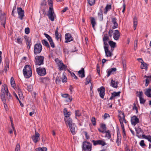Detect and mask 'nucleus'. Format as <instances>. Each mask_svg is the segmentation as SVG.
<instances>
[{"instance_id": "obj_1", "label": "nucleus", "mask_w": 151, "mask_h": 151, "mask_svg": "<svg viewBox=\"0 0 151 151\" xmlns=\"http://www.w3.org/2000/svg\"><path fill=\"white\" fill-rule=\"evenodd\" d=\"M1 96L3 102H5V99H6L7 101H9V99L12 97L11 94L8 91L7 86L5 85L1 90Z\"/></svg>"}, {"instance_id": "obj_2", "label": "nucleus", "mask_w": 151, "mask_h": 151, "mask_svg": "<svg viewBox=\"0 0 151 151\" xmlns=\"http://www.w3.org/2000/svg\"><path fill=\"white\" fill-rule=\"evenodd\" d=\"M23 72L25 78H29L32 75V71L30 66L29 65H26L23 69Z\"/></svg>"}, {"instance_id": "obj_3", "label": "nucleus", "mask_w": 151, "mask_h": 151, "mask_svg": "<svg viewBox=\"0 0 151 151\" xmlns=\"http://www.w3.org/2000/svg\"><path fill=\"white\" fill-rule=\"evenodd\" d=\"M83 148L84 151H91V150L92 145L88 142H84Z\"/></svg>"}, {"instance_id": "obj_4", "label": "nucleus", "mask_w": 151, "mask_h": 151, "mask_svg": "<svg viewBox=\"0 0 151 151\" xmlns=\"http://www.w3.org/2000/svg\"><path fill=\"white\" fill-rule=\"evenodd\" d=\"M67 81V78L66 76L64 74L61 76L60 75H58L56 78V82L57 83L59 84L60 83L61 81L64 83L66 82Z\"/></svg>"}, {"instance_id": "obj_5", "label": "nucleus", "mask_w": 151, "mask_h": 151, "mask_svg": "<svg viewBox=\"0 0 151 151\" xmlns=\"http://www.w3.org/2000/svg\"><path fill=\"white\" fill-rule=\"evenodd\" d=\"M92 142L94 146L101 145L102 146H104L106 145V143L105 140L104 139H99L97 140H93Z\"/></svg>"}, {"instance_id": "obj_6", "label": "nucleus", "mask_w": 151, "mask_h": 151, "mask_svg": "<svg viewBox=\"0 0 151 151\" xmlns=\"http://www.w3.org/2000/svg\"><path fill=\"white\" fill-rule=\"evenodd\" d=\"M35 64L39 65H42L43 64L44 57L41 56H36L35 58Z\"/></svg>"}, {"instance_id": "obj_7", "label": "nucleus", "mask_w": 151, "mask_h": 151, "mask_svg": "<svg viewBox=\"0 0 151 151\" xmlns=\"http://www.w3.org/2000/svg\"><path fill=\"white\" fill-rule=\"evenodd\" d=\"M42 50V46L40 43L36 44L34 47V53L35 55L40 53Z\"/></svg>"}, {"instance_id": "obj_8", "label": "nucleus", "mask_w": 151, "mask_h": 151, "mask_svg": "<svg viewBox=\"0 0 151 151\" xmlns=\"http://www.w3.org/2000/svg\"><path fill=\"white\" fill-rule=\"evenodd\" d=\"M47 16L49 19L52 21L54 20V18L56 17V16L54 12L53 9H51L50 8H49Z\"/></svg>"}, {"instance_id": "obj_9", "label": "nucleus", "mask_w": 151, "mask_h": 151, "mask_svg": "<svg viewBox=\"0 0 151 151\" xmlns=\"http://www.w3.org/2000/svg\"><path fill=\"white\" fill-rule=\"evenodd\" d=\"M55 61L57 63L60 70H65L66 66L64 64L62 61H59L58 58L55 59Z\"/></svg>"}, {"instance_id": "obj_10", "label": "nucleus", "mask_w": 151, "mask_h": 151, "mask_svg": "<svg viewBox=\"0 0 151 151\" xmlns=\"http://www.w3.org/2000/svg\"><path fill=\"white\" fill-rule=\"evenodd\" d=\"M36 71L38 74L40 76H43L46 74V70L45 68H42L39 67L37 68Z\"/></svg>"}, {"instance_id": "obj_11", "label": "nucleus", "mask_w": 151, "mask_h": 151, "mask_svg": "<svg viewBox=\"0 0 151 151\" xmlns=\"http://www.w3.org/2000/svg\"><path fill=\"white\" fill-rule=\"evenodd\" d=\"M17 11L19 15V18L22 20L24 16V11L22 10L21 8L18 7L17 8Z\"/></svg>"}, {"instance_id": "obj_12", "label": "nucleus", "mask_w": 151, "mask_h": 151, "mask_svg": "<svg viewBox=\"0 0 151 151\" xmlns=\"http://www.w3.org/2000/svg\"><path fill=\"white\" fill-rule=\"evenodd\" d=\"M135 130L137 133V136L139 138H141L142 137H143V135H145L143 134L144 132L142 129L140 128H135Z\"/></svg>"}, {"instance_id": "obj_13", "label": "nucleus", "mask_w": 151, "mask_h": 151, "mask_svg": "<svg viewBox=\"0 0 151 151\" xmlns=\"http://www.w3.org/2000/svg\"><path fill=\"white\" fill-rule=\"evenodd\" d=\"M131 121L132 124L135 126L139 122V119L136 116H134L131 118Z\"/></svg>"}, {"instance_id": "obj_14", "label": "nucleus", "mask_w": 151, "mask_h": 151, "mask_svg": "<svg viewBox=\"0 0 151 151\" xmlns=\"http://www.w3.org/2000/svg\"><path fill=\"white\" fill-rule=\"evenodd\" d=\"M98 91L99 92V95L100 97L102 99H104L105 91L104 87L103 86L99 88L98 89Z\"/></svg>"}, {"instance_id": "obj_15", "label": "nucleus", "mask_w": 151, "mask_h": 151, "mask_svg": "<svg viewBox=\"0 0 151 151\" xmlns=\"http://www.w3.org/2000/svg\"><path fill=\"white\" fill-rule=\"evenodd\" d=\"M65 42L66 43L70 42L73 40V38L70 33H66L65 35Z\"/></svg>"}, {"instance_id": "obj_16", "label": "nucleus", "mask_w": 151, "mask_h": 151, "mask_svg": "<svg viewBox=\"0 0 151 151\" xmlns=\"http://www.w3.org/2000/svg\"><path fill=\"white\" fill-rule=\"evenodd\" d=\"M120 36V34L119 31L118 30H114L113 33V37L115 40H118Z\"/></svg>"}, {"instance_id": "obj_17", "label": "nucleus", "mask_w": 151, "mask_h": 151, "mask_svg": "<svg viewBox=\"0 0 151 151\" xmlns=\"http://www.w3.org/2000/svg\"><path fill=\"white\" fill-rule=\"evenodd\" d=\"M69 127L71 133L73 135L75 134L76 133V127L75 124H73L70 126Z\"/></svg>"}, {"instance_id": "obj_18", "label": "nucleus", "mask_w": 151, "mask_h": 151, "mask_svg": "<svg viewBox=\"0 0 151 151\" xmlns=\"http://www.w3.org/2000/svg\"><path fill=\"white\" fill-rule=\"evenodd\" d=\"M40 134L39 133L35 132V135L33 136L32 137V139L33 141L35 143H36L39 140Z\"/></svg>"}, {"instance_id": "obj_19", "label": "nucleus", "mask_w": 151, "mask_h": 151, "mask_svg": "<svg viewBox=\"0 0 151 151\" xmlns=\"http://www.w3.org/2000/svg\"><path fill=\"white\" fill-rule=\"evenodd\" d=\"M104 48L105 50V52L106 55L107 57H111L113 55L112 53L110 52L108 46H104Z\"/></svg>"}, {"instance_id": "obj_20", "label": "nucleus", "mask_w": 151, "mask_h": 151, "mask_svg": "<svg viewBox=\"0 0 151 151\" xmlns=\"http://www.w3.org/2000/svg\"><path fill=\"white\" fill-rule=\"evenodd\" d=\"M14 88L17 91L18 94L20 99H22L23 98V94L21 90L18 86Z\"/></svg>"}, {"instance_id": "obj_21", "label": "nucleus", "mask_w": 151, "mask_h": 151, "mask_svg": "<svg viewBox=\"0 0 151 151\" xmlns=\"http://www.w3.org/2000/svg\"><path fill=\"white\" fill-rule=\"evenodd\" d=\"M117 20L116 18H113L112 19V22L114 24L112 27L113 29H115L118 27V24L117 23Z\"/></svg>"}, {"instance_id": "obj_22", "label": "nucleus", "mask_w": 151, "mask_h": 151, "mask_svg": "<svg viewBox=\"0 0 151 151\" xmlns=\"http://www.w3.org/2000/svg\"><path fill=\"white\" fill-rule=\"evenodd\" d=\"M64 120L66 124H68L69 126L73 124V123H72V119L70 117L68 118H65Z\"/></svg>"}, {"instance_id": "obj_23", "label": "nucleus", "mask_w": 151, "mask_h": 151, "mask_svg": "<svg viewBox=\"0 0 151 151\" xmlns=\"http://www.w3.org/2000/svg\"><path fill=\"white\" fill-rule=\"evenodd\" d=\"M108 43L111 48V51L112 52L114 50V48L116 47V43L111 40L109 41Z\"/></svg>"}, {"instance_id": "obj_24", "label": "nucleus", "mask_w": 151, "mask_h": 151, "mask_svg": "<svg viewBox=\"0 0 151 151\" xmlns=\"http://www.w3.org/2000/svg\"><path fill=\"white\" fill-rule=\"evenodd\" d=\"M121 136L119 133H117V138L116 142L118 146H119L121 143Z\"/></svg>"}, {"instance_id": "obj_25", "label": "nucleus", "mask_w": 151, "mask_h": 151, "mask_svg": "<svg viewBox=\"0 0 151 151\" xmlns=\"http://www.w3.org/2000/svg\"><path fill=\"white\" fill-rule=\"evenodd\" d=\"M144 78H146V79L145 80V86H147L149 85L150 81H151V76H149L145 75L144 76Z\"/></svg>"}, {"instance_id": "obj_26", "label": "nucleus", "mask_w": 151, "mask_h": 151, "mask_svg": "<svg viewBox=\"0 0 151 151\" xmlns=\"http://www.w3.org/2000/svg\"><path fill=\"white\" fill-rule=\"evenodd\" d=\"M118 82H116L113 79L111 80L110 83V86L114 88H116L118 87Z\"/></svg>"}, {"instance_id": "obj_27", "label": "nucleus", "mask_w": 151, "mask_h": 151, "mask_svg": "<svg viewBox=\"0 0 151 151\" xmlns=\"http://www.w3.org/2000/svg\"><path fill=\"white\" fill-rule=\"evenodd\" d=\"M116 70V68H113L108 70L107 71V77H109L111 74L114 73Z\"/></svg>"}, {"instance_id": "obj_28", "label": "nucleus", "mask_w": 151, "mask_h": 151, "mask_svg": "<svg viewBox=\"0 0 151 151\" xmlns=\"http://www.w3.org/2000/svg\"><path fill=\"white\" fill-rule=\"evenodd\" d=\"M63 113L65 116V118H68L69 117V116L71 114V112L70 111H67V109L65 108L64 109Z\"/></svg>"}, {"instance_id": "obj_29", "label": "nucleus", "mask_w": 151, "mask_h": 151, "mask_svg": "<svg viewBox=\"0 0 151 151\" xmlns=\"http://www.w3.org/2000/svg\"><path fill=\"white\" fill-rule=\"evenodd\" d=\"M78 74L79 77L81 78H83L85 77L84 69L82 68L81 70L78 72Z\"/></svg>"}, {"instance_id": "obj_30", "label": "nucleus", "mask_w": 151, "mask_h": 151, "mask_svg": "<svg viewBox=\"0 0 151 151\" xmlns=\"http://www.w3.org/2000/svg\"><path fill=\"white\" fill-rule=\"evenodd\" d=\"M145 94L148 97L151 98V88H147L145 92Z\"/></svg>"}, {"instance_id": "obj_31", "label": "nucleus", "mask_w": 151, "mask_h": 151, "mask_svg": "<svg viewBox=\"0 0 151 151\" xmlns=\"http://www.w3.org/2000/svg\"><path fill=\"white\" fill-rule=\"evenodd\" d=\"M91 22L92 25V27L94 29L95 26L96 24V21L95 19L93 17H91Z\"/></svg>"}, {"instance_id": "obj_32", "label": "nucleus", "mask_w": 151, "mask_h": 151, "mask_svg": "<svg viewBox=\"0 0 151 151\" xmlns=\"http://www.w3.org/2000/svg\"><path fill=\"white\" fill-rule=\"evenodd\" d=\"M134 28L135 30L136 28L137 24V19L136 17H134L133 18Z\"/></svg>"}, {"instance_id": "obj_33", "label": "nucleus", "mask_w": 151, "mask_h": 151, "mask_svg": "<svg viewBox=\"0 0 151 151\" xmlns=\"http://www.w3.org/2000/svg\"><path fill=\"white\" fill-rule=\"evenodd\" d=\"M105 133H106L105 137H107L108 139H110L111 138V134L110 131L108 130L106 131Z\"/></svg>"}, {"instance_id": "obj_34", "label": "nucleus", "mask_w": 151, "mask_h": 151, "mask_svg": "<svg viewBox=\"0 0 151 151\" xmlns=\"http://www.w3.org/2000/svg\"><path fill=\"white\" fill-rule=\"evenodd\" d=\"M55 35L56 39L58 40L59 39L60 40V41H61V35H59L58 32H57V31L55 32Z\"/></svg>"}, {"instance_id": "obj_35", "label": "nucleus", "mask_w": 151, "mask_h": 151, "mask_svg": "<svg viewBox=\"0 0 151 151\" xmlns=\"http://www.w3.org/2000/svg\"><path fill=\"white\" fill-rule=\"evenodd\" d=\"M111 5L107 4L105 8V11L104 12V13L106 14L107 12L111 9Z\"/></svg>"}, {"instance_id": "obj_36", "label": "nucleus", "mask_w": 151, "mask_h": 151, "mask_svg": "<svg viewBox=\"0 0 151 151\" xmlns=\"http://www.w3.org/2000/svg\"><path fill=\"white\" fill-rule=\"evenodd\" d=\"M26 44L28 48L29 49L30 48V46L31 45V41L30 39L29 38L26 39Z\"/></svg>"}, {"instance_id": "obj_37", "label": "nucleus", "mask_w": 151, "mask_h": 151, "mask_svg": "<svg viewBox=\"0 0 151 151\" xmlns=\"http://www.w3.org/2000/svg\"><path fill=\"white\" fill-rule=\"evenodd\" d=\"M23 39L19 37H17L15 40V41L16 42L18 43L19 44H22V41L23 40Z\"/></svg>"}, {"instance_id": "obj_38", "label": "nucleus", "mask_w": 151, "mask_h": 151, "mask_svg": "<svg viewBox=\"0 0 151 151\" xmlns=\"http://www.w3.org/2000/svg\"><path fill=\"white\" fill-rule=\"evenodd\" d=\"M140 68L142 69H147V64L144 62H143V63H141Z\"/></svg>"}, {"instance_id": "obj_39", "label": "nucleus", "mask_w": 151, "mask_h": 151, "mask_svg": "<svg viewBox=\"0 0 151 151\" xmlns=\"http://www.w3.org/2000/svg\"><path fill=\"white\" fill-rule=\"evenodd\" d=\"M75 118H76L77 116L79 117L81 115V113L80 111L79 110H77L75 111Z\"/></svg>"}, {"instance_id": "obj_40", "label": "nucleus", "mask_w": 151, "mask_h": 151, "mask_svg": "<svg viewBox=\"0 0 151 151\" xmlns=\"http://www.w3.org/2000/svg\"><path fill=\"white\" fill-rule=\"evenodd\" d=\"M47 149L46 147H39L35 149V151H47Z\"/></svg>"}, {"instance_id": "obj_41", "label": "nucleus", "mask_w": 151, "mask_h": 151, "mask_svg": "<svg viewBox=\"0 0 151 151\" xmlns=\"http://www.w3.org/2000/svg\"><path fill=\"white\" fill-rule=\"evenodd\" d=\"M42 42L44 45L45 46L47 47L50 48V45L48 44V43L45 40H42Z\"/></svg>"}, {"instance_id": "obj_42", "label": "nucleus", "mask_w": 151, "mask_h": 151, "mask_svg": "<svg viewBox=\"0 0 151 151\" xmlns=\"http://www.w3.org/2000/svg\"><path fill=\"white\" fill-rule=\"evenodd\" d=\"M143 138L145 139H147L151 143V136L150 135L146 136L145 135H143Z\"/></svg>"}, {"instance_id": "obj_43", "label": "nucleus", "mask_w": 151, "mask_h": 151, "mask_svg": "<svg viewBox=\"0 0 151 151\" xmlns=\"http://www.w3.org/2000/svg\"><path fill=\"white\" fill-rule=\"evenodd\" d=\"M90 5L91 6L94 5L95 3V0H87Z\"/></svg>"}, {"instance_id": "obj_44", "label": "nucleus", "mask_w": 151, "mask_h": 151, "mask_svg": "<svg viewBox=\"0 0 151 151\" xmlns=\"http://www.w3.org/2000/svg\"><path fill=\"white\" fill-rule=\"evenodd\" d=\"M48 4L50 6L49 8H50L51 9H53V3L52 1L48 0Z\"/></svg>"}, {"instance_id": "obj_45", "label": "nucleus", "mask_w": 151, "mask_h": 151, "mask_svg": "<svg viewBox=\"0 0 151 151\" xmlns=\"http://www.w3.org/2000/svg\"><path fill=\"white\" fill-rule=\"evenodd\" d=\"M15 81L14 80V79L13 77H12L11 78V84L12 86V87H13L14 88H15L14 87V85H15Z\"/></svg>"}, {"instance_id": "obj_46", "label": "nucleus", "mask_w": 151, "mask_h": 151, "mask_svg": "<svg viewBox=\"0 0 151 151\" xmlns=\"http://www.w3.org/2000/svg\"><path fill=\"white\" fill-rule=\"evenodd\" d=\"M91 77L90 76H88V77L86 79V84H88L91 81Z\"/></svg>"}, {"instance_id": "obj_47", "label": "nucleus", "mask_w": 151, "mask_h": 151, "mask_svg": "<svg viewBox=\"0 0 151 151\" xmlns=\"http://www.w3.org/2000/svg\"><path fill=\"white\" fill-rule=\"evenodd\" d=\"M119 120L121 124V127L122 129H123L124 128V125L123 124V121L122 120V118H121V117H119Z\"/></svg>"}, {"instance_id": "obj_48", "label": "nucleus", "mask_w": 151, "mask_h": 151, "mask_svg": "<svg viewBox=\"0 0 151 151\" xmlns=\"http://www.w3.org/2000/svg\"><path fill=\"white\" fill-rule=\"evenodd\" d=\"M11 125H12V126L13 129L14 130V134L15 135V136H16V134H17V132H16V130L15 129L14 127L13 122L11 120Z\"/></svg>"}, {"instance_id": "obj_49", "label": "nucleus", "mask_w": 151, "mask_h": 151, "mask_svg": "<svg viewBox=\"0 0 151 151\" xmlns=\"http://www.w3.org/2000/svg\"><path fill=\"white\" fill-rule=\"evenodd\" d=\"M109 40V37L107 34H105L104 36L103 41H108Z\"/></svg>"}, {"instance_id": "obj_50", "label": "nucleus", "mask_w": 151, "mask_h": 151, "mask_svg": "<svg viewBox=\"0 0 151 151\" xmlns=\"http://www.w3.org/2000/svg\"><path fill=\"white\" fill-rule=\"evenodd\" d=\"M120 93L121 92L120 91L118 92H114L112 93V94L113 95V96L115 97V96H119Z\"/></svg>"}, {"instance_id": "obj_51", "label": "nucleus", "mask_w": 151, "mask_h": 151, "mask_svg": "<svg viewBox=\"0 0 151 151\" xmlns=\"http://www.w3.org/2000/svg\"><path fill=\"white\" fill-rule=\"evenodd\" d=\"M91 121L92 122L93 125L94 126L96 124L95 118L94 117H92L91 119Z\"/></svg>"}, {"instance_id": "obj_52", "label": "nucleus", "mask_w": 151, "mask_h": 151, "mask_svg": "<svg viewBox=\"0 0 151 151\" xmlns=\"http://www.w3.org/2000/svg\"><path fill=\"white\" fill-rule=\"evenodd\" d=\"M101 128L102 129L104 130V131H105V132L106 131V126L105 124H102L101 126Z\"/></svg>"}, {"instance_id": "obj_53", "label": "nucleus", "mask_w": 151, "mask_h": 151, "mask_svg": "<svg viewBox=\"0 0 151 151\" xmlns=\"http://www.w3.org/2000/svg\"><path fill=\"white\" fill-rule=\"evenodd\" d=\"M137 42L138 40H135L134 42V50H135L137 49Z\"/></svg>"}, {"instance_id": "obj_54", "label": "nucleus", "mask_w": 151, "mask_h": 151, "mask_svg": "<svg viewBox=\"0 0 151 151\" xmlns=\"http://www.w3.org/2000/svg\"><path fill=\"white\" fill-rule=\"evenodd\" d=\"M139 144L140 145L143 147L145 146V144L144 141V140H141L139 143Z\"/></svg>"}, {"instance_id": "obj_55", "label": "nucleus", "mask_w": 151, "mask_h": 151, "mask_svg": "<svg viewBox=\"0 0 151 151\" xmlns=\"http://www.w3.org/2000/svg\"><path fill=\"white\" fill-rule=\"evenodd\" d=\"M44 35H45V37L49 41H50V40H51L52 38L48 35L45 33H44Z\"/></svg>"}, {"instance_id": "obj_56", "label": "nucleus", "mask_w": 151, "mask_h": 151, "mask_svg": "<svg viewBox=\"0 0 151 151\" xmlns=\"http://www.w3.org/2000/svg\"><path fill=\"white\" fill-rule=\"evenodd\" d=\"M139 99L140 102L141 104H144L146 101L145 100L143 97L140 98Z\"/></svg>"}, {"instance_id": "obj_57", "label": "nucleus", "mask_w": 151, "mask_h": 151, "mask_svg": "<svg viewBox=\"0 0 151 151\" xmlns=\"http://www.w3.org/2000/svg\"><path fill=\"white\" fill-rule=\"evenodd\" d=\"M113 30L111 29H110L108 32V34L109 36L110 37H111L112 36V35H113Z\"/></svg>"}, {"instance_id": "obj_58", "label": "nucleus", "mask_w": 151, "mask_h": 151, "mask_svg": "<svg viewBox=\"0 0 151 151\" xmlns=\"http://www.w3.org/2000/svg\"><path fill=\"white\" fill-rule=\"evenodd\" d=\"M6 101H7V99H5V102H3V103L4 104V108H5V110L6 111H7L8 109V106H7V104H6Z\"/></svg>"}, {"instance_id": "obj_59", "label": "nucleus", "mask_w": 151, "mask_h": 151, "mask_svg": "<svg viewBox=\"0 0 151 151\" xmlns=\"http://www.w3.org/2000/svg\"><path fill=\"white\" fill-rule=\"evenodd\" d=\"M49 42H50L51 46L52 48H54L55 47V45L54 42H53L52 39H51V40L49 41Z\"/></svg>"}, {"instance_id": "obj_60", "label": "nucleus", "mask_w": 151, "mask_h": 151, "mask_svg": "<svg viewBox=\"0 0 151 151\" xmlns=\"http://www.w3.org/2000/svg\"><path fill=\"white\" fill-rule=\"evenodd\" d=\"M122 117L121 118H122L123 122H124L125 123H127V121L125 119V115L124 113H122Z\"/></svg>"}, {"instance_id": "obj_61", "label": "nucleus", "mask_w": 151, "mask_h": 151, "mask_svg": "<svg viewBox=\"0 0 151 151\" xmlns=\"http://www.w3.org/2000/svg\"><path fill=\"white\" fill-rule=\"evenodd\" d=\"M35 113V110L34 109H32V111L29 113V115L32 116Z\"/></svg>"}, {"instance_id": "obj_62", "label": "nucleus", "mask_w": 151, "mask_h": 151, "mask_svg": "<svg viewBox=\"0 0 151 151\" xmlns=\"http://www.w3.org/2000/svg\"><path fill=\"white\" fill-rule=\"evenodd\" d=\"M66 100L68 102H70L72 100V98L71 97L68 96V97L67 98Z\"/></svg>"}, {"instance_id": "obj_63", "label": "nucleus", "mask_w": 151, "mask_h": 151, "mask_svg": "<svg viewBox=\"0 0 151 151\" xmlns=\"http://www.w3.org/2000/svg\"><path fill=\"white\" fill-rule=\"evenodd\" d=\"M25 32L26 34H28L29 33V27H27L25 28Z\"/></svg>"}, {"instance_id": "obj_64", "label": "nucleus", "mask_w": 151, "mask_h": 151, "mask_svg": "<svg viewBox=\"0 0 151 151\" xmlns=\"http://www.w3.org/2000/svg\"><path fill=\"white\" fill-rule=\"evenodd\" d=\"M20 146L19 145L17 144L16 145V147L15 149V151H19Z\"/></svg>"}]
</instances>
